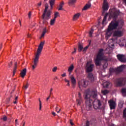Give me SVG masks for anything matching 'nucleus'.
<instances>
[{"mask_svg":"<svg viewBox=\"0 0 126 126\" xmlns=\"http://www.w3.org/2000/svg\"><path fill=\"white\" fill-rule=\"evenodd\" d=\"M120 15V10L112 9L109 11V17L115 19L112 21L108 26V31L116 30L119 27V20H116Z\"/></svg>","mask_w":126,"mask_h":126,"instance_id":"f257e3e1","label":"nucleus"},{"mask_svg":"<svg viewBox=\"0 0 126 126\" xmlns=\"http://www.w3.org/2000/svg\"><path fill=\"white\" fill-rule=\"evenodd\" d=\"M44 45H45V41H41L38 46L36 52L34 53V58L32 59L33 61L32 62V70H34L37 67V65H38L39 59L40 56H41L43 48H44Z\"/></svg>","mask_w":126,"mask_h":126,"instance_id":"f03ea898","label":"nucleus"},{"mask_svg":"<svg viewBox=\"0 0 126 126\" xmlns=\"http://www.w3.org/2000/svg\"><path fill=\"white\" fill-rule=\"evenodd\" d=\"M107 57L104 55V50L102 48L98 49L96 56L94 59V63L96 66H100L102 63V61H106Z\"/></svg>","mask_w":126,"mask_h":126,"instance_id":"7ed1b4c3","label":"nucleus"},{"mask_svg":"<svg viewBox=\"0 0 126 126\" xmlns=\"http://www.w3.org/2000/svg\"><path fill=\"white\" fill-rule=\"evenodd\" d=\"M45 8L43 12V14L41 16V18L44 20H48V19L51 18V15H52V11L50 10H48V8H49V5H48V4H45Z\"/></svg>","mask_w":126,"mask_h":126,"instance_id":"20e7f679","label":"nucleus"},{"mask_svg":"<svg viewBox=\"0 0 126 126\" xmlns=\"http://www.w3.org/2000/svg\"><path fill=\"white\" fill-rule=\"evenodd\" d=\"M93 104L95 110H100L101 109L105 110V108H106L105 104H104L101 108V106H102V102H101V100L98 99H94V100L93 102Z\"/></svg>","mask_w":126,"mask_h":126,"instance_id":"39448f33","label":"nucleus"},{"mask_svg":"<svg viewBox=\"0 0 126 126\" xmlns=\"http://www.w3.org/2000/svg\"><path fill=\"white\" fill-rule=\"evenodd\" d=\"M84 99L86 100V109L87 111H91L92 110V103H93V100L90 98L89 97H86V95H84Z\"/></svg>","mask_w":126,"mask_h":126,"instance_id":"423d86ee","label":"nucleus"},{"mask_svg":"<svg viewBox=\"0 0 126 126\" xmlns=\"http://www.w3.org/2000/svg\"><path fill=\"white\" fill-rule=\"evenodd\" d=\"M85 95H86V98H89L90 99L92 97L94 99L97 97V94L95 92L90 91V90L88 89L86 91Z\"/></svg>","mask_w":126,"mask_h":126,"instance_id":"0eeeda50","label":"nucleus"},{"mask_svg":"<svg viewBox=\"0 0 126 126\" xmlns=\"http://www.w3.org/2000/svg\"><path fill=\"white\" fill-rule=\"evenodd\" d=\"M78 85L80 89H81V87L86 88L87 86H88V82L85 79H82L79 81Z\"/></svg>","mask_w":126,"mask_h":126,"instance_id":"6e6552de","label":"nucleus"},{"mask_svg":"<svg viewBox=\"0 0 126 126\" xmlns=\"http://www.w3.org/2000/svg\"><path fill=\"white\" fill-rule=\"evenodd\" d=\"M93 67H94V64H91L90 62L87 63V64H86L87 72H91V71H93Z\"/></svg>","mask_w":126,"mask_h":126,"instance_id":"1a4fd4ad","label":"nucleus"},{"mask_svg":"<svg viewBox=\"0 0 126 126\" xmlns=\"http://www.w3.org/2000/svg\"><path fill=\"white\" fill-rule=\"evenodd\" d=\"M126 84V82H125V79L124 78H121L118 79L116 83V85L118 87H121V86H124Z\"/></svg>","mask_w":126,"mask_h":126,"instance_id":"9d476101","label":"nucleus"},{"mask_svg":"<svg viewBox=\"0 0 126 126\" xmlns=\"http://www.w3.org/2000/svg\"><path fill=\"white\" fill-rule=\"evenodd\" d=\"M117 59L121 63H126V56L123 54H118L117 55Z\"/></svg>","mask_w":126,"mask_h":126,"instance_id":"9b49d317","label":"nucleus"},{"mask_svg":"<svg viewBox=\"0 0 126 126\" xmlns=\"http://www.w3.org/2000/svg\"><path fill=\"white\" fill-rule=\"evenodd\" d=\"M124 36V32L122 31H115L113 33V37H122Z\"/></svg>","mask_w":126,"mask_h":126,"instance_id":"f8f14e48","label":"nucleus"},{"mask_svg":"<svg viewBox=\"0 0 126 126\" xmlns=\"http://www.w3.org/2000/svg\"><path fill=\"white\" fill-rule=\"evenodd\" d=\"M108 103L111 110L116 109V101H114L113 99H110L108 101Z\"/></svg>","mask_w":126,"mask_h":126,"instance_id":"ddd939ff","label":"nucleus"},{"mask_svg":"<svg viewBox=\"0 0 126 126\" xmlns=\"http://www.w3.org/2000/svg\"><path fill=\"white\" fill-rule=\"evenodd\" d=\"M69 78L71 80L72 88H75V86H76V79H75V78L73 75L70 76Z\"/></svg>","mask_w":126,"mask_h":126,"instance_id":"4468645a","label":"nucleus"},{"mask_svg":"<svg viewBox=\"0 0 126 126\" xmlns=\"http://www.w3.org/2000/svg\"><path fill=\"white\" fill-rule=\"evenodd\" d=\"M102 9L103 11H106V10L109 9V4L108 3L107 0H103V3L102 4Z\"/></svg>","mask_w":126,"mask_h":126,"instance_id":"2eb2a0df","label":"nucleus"},{"mask_svg":"<svg viewBox=\"0 0 126 126\" xmlns=\"http://www.w3.org/2000/svg\"><path fill=\"white\" fill-rule=\"evenodd\" d=\"M14 99V101H13L14 104H16L17 103V101L18 99V96H15V95H11L10 97L8 98V102H10L11 100H13Z\"/></svg>","mask_w":126,"mask_h":126,"instance_id":"dca6fc26","label":"nucleus"},{"mask_svg":"<svg viewBox=\"0 0 126 126\" xmlns=\"http://www.w3.org/2000/svg\"><path fill=\"white\" fill-rule=\"evenodd\" d=\"M87 78L91 81V82H94V80H95V77L92 73H89L87 76Z\"/></svg>","mask_w":126,"mask_h":126,"instance_id":"f3484780","label":"nucleus"},{"mask_svg":"<svg viewBox=\"0 0 126 126\" xmlns=\"http://www.w3.org/2000/svg\"><path fill=\"white\" fill-rule=\"evenodd\" d=\"M47 0H44V1H46ZM50 5V9L53 10V8H54V5L56 3V0H49V1Z\"/></svg>","mask_w":126,"mask_h":126,"instance_id":"a211bd4d","label":"nucleus"},{"mask_svg":"<svg viewBox=\"0 0 126 126\" xmlns=\"http://www.w3.org/2000/svg\"><path fill=\"white\" fill-rule=\"evenodd\" d=\"M80 16V13H77L76 14H74L72 19V21H77V20H78V18H79Z\"/></svg>","mask_w":126,"mask_h":126,"instance_id":"6ab92c4d","label":"nucleus"},{"mask_svg":"<svg viewBox=\"0 0 126 126\" xmlns=\"http://www.w3.org/2000/svg\"><path fill=\"white\" fill-rule=\"evenodd\" d=\"M26 72H27V69L26 68H24L21 71L20 74L22 78L25 77V75H26Z\"/></svg>","mask_w":126,"mask_h":126,"instance_id":"aec40b11","label":"nucleus"},{"mask_svg":"<svg viewBox=\"0 0 126 126\" xmlns=\"http://www.w3.org/2000/svg\"><path fill=\"white\" fill-rule=\"evenodd\" d=\"M77 0H69L68 4L69 6H73L76 3Z\"/></svg>","mask_w":126,"mask_h":126,"instance_id":"412c9836","label":"nucleus"},{"mask_svg":"<svg viewBox=\"0 0 126 126\" xmlns=\"http://www.w3.org/2000/svg\"><path fill=\"white\" fill-rule=\"evenodd\" d=\"M64 5V2L62 1L60 2L59 5L58 10H63V5Z\"/></svg>","mask_w":126,"mask_h":126,"instance_id":"4be33fe9","label":"nucleus"},{"mask_svg":"<svg viewBox=\"0 0 126 126\" xmlns=\"http://www.w3.org/2000/svg\"><path fill=\"white\" fill-rule=\"evenodd\" d=\"M90 7H91V4L90 3H88L84 6L82 10H87V9H89Z\"/></svg>","mask_w":126,"mask_h":126,"instance_id":"5701e85b","label":"nucleus"},{"mask_svg":"<svg viewBox=\"0 0 126 126\" xmlns=\"http://www.w3.org/2000/svg\"><path fill=\"white\" fill-rule=\"evenodd\" d=\"M74 69V65H73V64H71L70 66L68 68V71L69 72V74H70L71 72H72V71Z\"/></svg>","mask_w":126,"mask_h":126,"instance_id":"b1692460","label":"nucleus"},{"mask_svg":"<svg viewBox=\"0 0 126 126\" xmlns=\"http://www.w3.org/2000/svg\"><path fill=\"white\" fill-rule=\"evenodd\" d=\"M47 32H48V30L47 29V28L46 27L44 28L43 30L42 33L41 35V37H40V39H42L43 37H44L45 34L47 33Z\"/></svg>","mask_w":126,"mask_h":126,"instance_id":"393cba45","label":"nucleus"},{"mask_svg":"<svg viewBox=\"0 0 126 126\" xmlns=\"http://www.w3.org/2000/svg\"><path fill=\"white\" fill-rule=\"evenodd\" d=\"M83 50V44L82 43H79L78 44V52L79 53L81 52Z\"/></svg>","mask_w":126,"mask_h":126,"instance_id":"a878e982","label":"nucleus"},{"mask_svg":"<svg viewBox=\"0 0 126 126\" xmlns=\"http://www.w3.org/2000/svg\"><path fill=\"white\" fill-rule=\"evenodd\" d=\"M83 102V99L82 98H77L76 99V103L78 106H80L81 103Z\"/></svg>","mask_w":126,"mask_h":126,"instance_id":"bb28decb","label":"nucleus"},{"mask_svg":"<svg viewBox=\"0 0 126 126\" xmlns=\"http://www.w3.org/2000/svg\"><path fill=\"white\" fill-rule=\"evenodd\" d=\"M123 67H125L124 65H121L120 66L118 67L117 69H116V71H118V72H121L123 71Z\"/></svg>","mask_w":126,"mask_h":126,"instance_id":"cd10ccee","label":"nucleus"},{"mask_svg":"<svg viewBox=\"0 0 126 126\" xmlns=\"http://www.w3.org/2000/svg\"><path fill=\"white\" fill-rule=\"evenodd\" d=\"M17 68V62H16L15 63V67H14V69L13 70V76H14V75H15V72H16Z\"/></svg>","mask_w":126,"mask_h":126,"instance_id":"c85d7f7f","label":"nucleus"},{"mask_svg":"<svg viewBox=\"0 0 126 126\" xmlns=\"http://www.w3.org/2000/svg\"><path fill=\"white\" fill-rule=\"evenodd\" d=\"M56 19H55V18H53V19H52L50 20V25L51 26H53V25H55V23H56Z\"/></svg>","mask_w":126,"mask_h":126,"instance_id":"c756f323","label":"nucleus"},{"mask_svg":"<svg viewBox=\"0 0 126 126\" xmlns=\"http://www.w3.org/2000/svg\"><path fill=\"white\" fill-rule=\"evenodd\" d=\"M0 121L2 122H7V117L5 115H3L2 117L0 118Z\"/></svg>","mask_w":126,"mask_h":126,"instance_id":"7c9ffc66","label":"nucleus"},{"mask_svg":"<svg viewBox=\"0 0 126 126\" xmlns=\"http://www.w3.org/2000/svg\"><path fill=\"white\" fill-rule=\"evenodd\" d=\"M107 17H108V13L105 14L104 18L103 19L102 22V24L103 25H104V24H105V22H106V20H107Z\"/></svg>","mask_w":126,"mask_h":126,"instance_id":"2f4dec72","label":"nucleus"},{"mask_svg":"<svg viewBox=\"0 0 126 126\" xmlns=\"http://www.w3.org/2000/svg\"><path fill=\"white\" fill-rule=\"evenodd\" d=\"M121 93L123 96H126V88H123L121 90Z\"/></svg>","mask_w":126,"mask_h":126,"instance_id":"473e14b6","label":"nucleus"},{"mask_svg":"<svg viewBox=\"0 0 126 126\" xmlns=\"http://www.w3.org/2000/svg\"><path fill=\"white\" fill-rule=\"evenodd\" d=\"M60 13L59 12H55L54 13V17L55 19H57L58 17H60Z\"/></svg>","mask_w":126,"mask_h":126,"instance_id":"72a5a7b5","label":"nucleus"},{"mask_svg":"<svg viewBox=\"0 0 126 126\" xmlns=\"http://www.w3.org/2000/svg\"><path fill=\"white\" fill-rule=\"evenodd\" d=\"M93 32H94V30L93 29H91V31L89 32V37L91 38H92L93 36L92 34H93Z\"/></svg>","mask_w":126,"mask_h":126,"instance_id":"f704fd0d","label":"nucleus"},{"mask_svg":"<svg viewBox=\"0 0 126 126\" xmlns=\"http://www.w3.org/2000/svg\"><path fill=\"white\" fill-rule=\"evenodd\" d=\"M111 31H109V28L107 29V31L106 32V35L108 36V37H111V35H112V33L111 32Z\"/></svg>","mask_w":126,"mask_h":126,"instance_id":"c9c22d12","label":"nucleus"},{"mask_svg":"<svg viewBox=\"0 0 126 126\" xmlns=\"http://www.w3.org/2000/svg\"><path fill=\"white\" fill-rule=\"evenodd\" d=\"M101 93H102L103 95H107V94H108V93H109V91H108L107 90L102 91Z\"/></svg>","mask_w":126,"mask_h":126,"instance_id":"e433bc0d","label":"nucleus"},{"mask_svg":"<svg viewBox=\"0 0 126 126\" xmlns=\"http://www.w3.org/2000/svg\"><path fill=\"white\" fill-rule=\"evenodd\" d=\"M88 48H89V46H87L84 48H83V53H86V51H87Z\"/></svg>","mask_w":126,"mask_h":126,"instance_id":"4c0bfd02","label":"nucleus"},{"mask_svg":"<svg viewBox=\"0 0 126 126\" xmlns=\"http://www.w3.org/2000/svg\"><path fill=\"white\" fill-rule=\"evenodd\" d=\"M29 86V84H28V83H27V84L25 86H23V89H25V90H26V89H27V88H28Z\"/></svg>","mask_w":126,"mask_h":126,"instance_id":"58836bf2","label":"nucleus"},{"mask_svg":"<svg viewBox=\"0 0 126 126\" xmlns=\"http://www.w3.org/2000/svg\"><path fill=\"white\" fill-rule=\"evenodd\" d=\"M38 100L39 101V111H41L42 110V101H41L40 98Z\"/></svg>","mask_w":126,"mask_h":126,"instance_id":"ea45409f","label":"nucleus"},{"mask_svg":"<svg viewBox=\"0 0 126 126\" xmlns=\"http://www.w3.org/2000/svg\"><path fill=\"white\" fill-rule=\"evenodd\" d=\"M110 84H111V83H110L109 82H107L104 83V85L105 87H106V88H108V87H109V85H110Z\"/></svg>","mask_w":126,"mask_h":126,"instance_id":"a19ab883","label":"nucleus"},{"mask_svg":"<svg viewBox=\"0 0 126 126\" xmlns=\"http://www.w3.org/2000/svg\"><path fill=\"white\" fill-rule=\"evenodd\" d=\"M123 116L126 119V108L123 111Z\"/></svg>","mask_w":126,"mask_h":126,"instance_id":"79ce46f5","label":"nucleus"},{"mask_svg":"<svg viewBox=\"0 0 126 126\" xmlns=\"http://www.w3.org/2000/svg\"><path fill=\"white\" fill-rule=\"evenodd\" d=\"M58 69V67L56 66L54 67L53 69H52V71L53 72H56L57 71V70Z\"/></svg>","mask_w":126,"mask_h":126,"instance_id":"37998d69","label":"nucleus"},{"mask_svg":"<svg viewBox=\"0 0 126 126\" xmlns=\"http://www.w3.org/2000/svg\"><path fill=\"white\" fill-rule=\"evenodd\" d=\"M76 51H77L76 48H74V51L73 52H72V53H71V55H74V54H76Z\"/></svg>","mask_w":126,"mask_h":126,"instance_id":"c03bdc74","label":"nucleus"},{"mask_svg":"<svg viewBox=\"0 0 126 126\" xmlns=\"http://www.w3.org/2000/svg\"><path fill=\"white\" fill-rule=\"evenodd\" d=\"M86 126H90V122L88 120L86 122Z\"/></svg>","mask_w":126,"mask_h":126,"instance_id":"a18cd8bd","label":"nucleus"},{"mask_svg":"<svg viewBox=\"0 0 126 126\" xmlns=\"http://www.w3.org/2000/svg\"><path fill=\"white\" fill-rule=\"evenodd\" d=\"M31 15H32V12L30 11L28 14V16H29V19H30L31 18Z\"/></svg>","mask_w":126,"mask_h":126,"instance_id":"49530a36","label":"nucleus"},{"mask_svg":"<svg viewBox=\"0 0 126 126\" xmlns=\"http://www.w3.org/2000/svg\"><path fill=\"white\" fill-rule=\"evenodd\" d=\"M18 120L17 119H16L15 121V126H18Z\"/></svg>","mask_w":126,"mask_h":126,"instance_id":"de8ad7c7","label":"nucleus"},{"mask_svg":"<svg viewBox=\"0 0 126 126\" xmlns=\"http://www.w3.org/2000/svg\"><path fill=\"white\" fill-rule=\"evenodd\" d=\"M12 62H10L9 63H8L9 67H11V66H12Z\"/></svg>","mask_w":126,"mask_h":126,"instance_id":"09e8293b","label":"nucleus"},{"mask_svg":"<svg viewBox=\"0 0 126 126\" xmlns=\"http://www.w3.org/2000/svg\"><path fill=\"white\" fill-rule=\"evenodd\" d=\"M78 98H82V97H81V94L80 92L78 93Z\"/></svg>","mask_w":126,"mask_h":126,"instance_id":"8fccbe9b","label":"nucleus"},{"mask_svg":"<svg viewBox=\"0 0 126 126\" xmlns=\"http://www.w3.org/2000/svg\"><path fill=\"white\" fill-rule=\"evenodd\" d=\"M37 5H38V6H41V5H42V1H39L37 3Z\"/></svg>","mask_w":126,"mask_h":126,"instance_id":"3c124183","label":"nucleus"},{"mask_svg":"<svg viewBox=\"0 0 126 126\" xmlns=\"http://www.w3.org/2000/svg\"><path fill=\"white\" fill-rule=\"evenodd\" d=\"M103 68H104V69H105V68H107V64L105 63L103 65Z\"/></svg>","mask_w":126,"mask_h":126,"instance_id":"603ef678","label":"nucleus"},{"mask_svg":"<svg viewBox=\"0 0 126 126\" xmlns=\"http://www.w3.org/2000/svg\"><path fill=\"white\" fill-rule=\"evenodd\" d=\"M70 124L71 126H74V124H73V123H72V120H70Z\"/></svg>","mask_w":126,"mask_h":126,"instance_id":"864d4df0","label":"nucleus"},{"mask_svg":"<svg viewBox=\"0 0 126 126\" xmlns=\"http://www.w3.org/2000/svg\"><path fill=\"white\" fill-rule=\"evenodd\" d=\"M66 76V74L65 73H63V74L62 75V77H65Z\"/></svg>","mask_w":126,"mask_h":126,"instance_id":"5fc2aeb1","label":"nucleus"},{"mask_svg":"<svg viewBox=\"0 0 126 126\" xmlns=\"http://www.w3.org/2000/svg\"><path fill=\"white\" fill-rule=\"evenodd\" d=\"M28 38H31L32 34L30 33L28 34Z\"/></svg>","mask_w":126,"mask_h":126,"instance_id":"6e6d98bb","label":"nucleus"},{"mask_svg":"<svg viewBox=\"0 0 126 126\" xmlns=\"http://www.w3.org/2000/svg\"><path fill=\"white\" fill-rule=\"evenodd\" d=\"M52 114L53 116H54V117H55V116H57V114H56V113H55V112H52Z\"/></svg>","mask_w":126,"mask_h":126,"instance_id":"4d7b16f0","label":"nucleus"},{"mask_svg":"<svg viewBox=\"0 0 126 126\" xmlns=\"http://www.w3.org/2000/svg\"><path fill=\"white\" fill-rule=\"evenodd\" d=\"M50 98H51L50 95H49L48 97L46 98V101H48V100H49V99H50Z\"/></svg>","mask_w":126,"mask_h":126,"instance_id":"13d9d810","label":"nucleus"},{"mask_svg":"<svg viewBox=\"0 0 126 126\" xmlns=\"http://www.w3.org/2000/svg\"><path fill=\"white\" fill-rule=\"evenodd\" d=\"M52 95H53V93L52 92H50V94H49V96H52Z\"/></svg>","mask_w":126,"mask_h":126,"instance_id":"bf43d9fd","label":"nucleus"},{"mask_svg":"<svg viewBox=\"0 0 126 126\" xmlns=\"http://www.w3.org/2000/svg\"><path fill=\"white\" fill-rule=\"evenodd\" d=\"M65 82H67L68 83V82H69V81H68V80L65 79Z\"/></svg>","mask_w":126,"mask_h":126,"instance_id":"052dcab7","label":"nucleus"},{"mask_svg":"<svg viewBox=\"0 0 126 126\" xmlns=\"http://www.w3.org/2000/svg\"><path fill=\"white\" fill-rule=\"evenodd\" d=\"M67 86H70V84H69V82L67 83Z\"/></svg>","mask_w":126,"mask_h":126,"instance_id":"680f3d73","label":"nucleus"},{"mask_svg":"<svg viewBox=\"0 0 126 126\" xmlns=\"http://www.w3.org/2000/svg\"><path fill=\"white\" fill-rule=\"evenodd\" d=\"M19 21L20 25V26H21V21H20V20H19Z\"/></svg>","mask_w":126,"mask_h":126,"instance_id":"e2e57ef3","label":"nucleus"},{"mask_svg":"<svg viewBox=\"0 0 126 126\" xmlns=\"http://www.w3.org/2000/svg\"><path fill=\"white\" fill-rule=\"evenodd\" d=\"M53 92V88L50 89V92Z\"/></svg>","mask_w":126,"mask_h":126,"instance_id":"0e129e2a","label":"nucleus"},{"mask_svg":"<svg viewBox=\"0 0 126 126\" xmlns=\"http://www.w3.org/2000/svg\"><path fill=\"white\" fill-rule=\"evenodd\" d=\"M23 126H25V122H24Z\"/></svg>","mask_w":126,"mask_h":126,"instance_id":"69168bd1","label":"nucleus"},{"mask_svg":"<svg viewBox=\"0 0 126 126\" xmlns=\"http://www.w3.org/2000/svg\"><path fill=\"white\" fill-rule=\"evenodd\" d=\"M2 45H1V46H0V49H2Z\"/></svg>","mask_w":126,"mask_h":126,"instance_id":"338daca9","label":"nucleus"},{"mask_svg":"<svg viewBox=\"0 0 126 126\" xmlns=\"http://www.w3.org/2000/svg\"><path fill=\"white\" fill-rule=\"evenodd\" d=\"M56 79H58V77H56Z\"/></svg>","mask_w":126,"mask_h":126,"instance_id":"774afa93","label":"nucleus"}]
</instances>
